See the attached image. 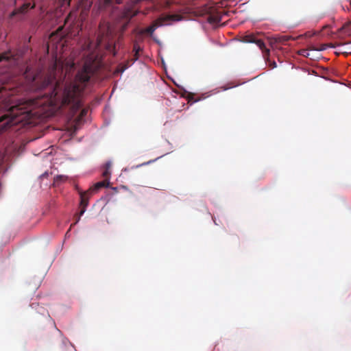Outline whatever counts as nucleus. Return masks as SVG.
I'll return each instance as SVG.
<instances>
[{
  "instance_id": "nucleus-3",
  "label": "nucleus",
  "mask_w": 351,
  "mask_h": 351,
  "mask_svg": "<svg viewBox=\"0 0 351 351\" xmlns=\"http://www.w3.org/2000/svg\"><path fill=\"white\" fill-rule=\"evenodd\" d=\"M141 0H129L125 5L123 10L119 14V20L123 21L121 25V30L122 32L125 31L130 22V20L138 14L139 12L138 8H136V5Z\"/></svg>"
},
{
  "instance_id": "nucleus-16",
  "label": "nucleus",
  "mask_w": 351,
  "mask_h": 351,
  "mask_svg": "<svg viewBox=\"0 0 351 351\" xmlns=\"http://www.w3.org/2000/svg\"><path fill=\"white\" fill-rule=\"evenodd\" d=\"M106 4H110L115 3L117 4H120L122 3V0H104Z\"/></svg>"
},
{
  "instance_id": "nucleus-5",
  "label": "nucleus",
  "mask_w": 351,
  "mask_h": 351,
  "mask_svg": "<svg viewBox=\"0 0 351 351\" xmlns=\"http://www.w3.org/2000/svg\"><path fill=\"white\" fill-rule=\"evenodd\" d=\"M35 8V3L25 2L22 5L14 9L9 14V19L15 21H19L24 19L29 10Z\"/></svg>"
},
{
  "instance_id": "nucleus-15",
  "label": "nucleus",
  "mask_w": 351,
  "mask_h": 351,
  "mask_svg": "<svg viewBox=\"0 0 351 351\" xmlns=\"http://www.w3.org/2000/svg\"><path fill=\"white\" fill-rule=\"evenodd\" d=\"M102 176L105 178L104 180L109 181L110 176V171L108 170V169H104V171L102 173Z\"/></svg>"
},
{
  "instance_id": "nucleus-19",
  "label": "nucleus",
  "mask_w": 351,
  "mask_h": 351,
  "mask_svg": "<svg viewBox=\"0 0 351 351\" xmlns=\"http://www.w3.org/2000/svg\"><path fill=\"white\" fill-rule=\"evenodd\" d=\"M300 54L306 57H308L309 56V53L307 52L306 49L302 50Z\"/></svg>"
},
{
  "instance_id": "nucleus-7",
  "label": "nucleus",
  "mask_w": 351,
  "mask_h": 351,
  "mask_svg": "<svg viewBox=\"0 0 351 351\" xmlns=\"http://www.w3.org/2000/svg\"><path fill=\"white\" fill-rule=\"evenodd\" d=\"M92 194H93V193L91 191H90L89 189L85 192L80 191V206L81 210H80V216L78 217V218L77 219V220L74 224H75L76 223H77L79 221L80 216H82L85 213V211L86 210V207L88 205L89 197Z\"/></svg>"
},
{
  "instance_id": "nucleus-14",
  "label": "nucleus",
  "mask_w": 351,
  "mask_h": 351,
  "mask_svg": "<svg viewBox=\"0 0 351 351\" xmlns=\"http://www.w3.org/2000/svg\"><path fill=\"white\" fill-rule=\"evenodd\" d=\"M102 176L105 178L104 180L109 181L110 176V171L108 170V169H104V171L102 173Z\"/></svg>"
},
{
  "instance_id": "nucleus-6",
  "label": "nucleus",
  "mask_w": 351,
  "mask_h": 351,
  "mask_svg": "<svg viewBox=\"0 0 351 351\" xmlns=\"http://www.w3.org/2000/svg\"><path fill=\"white\" fill-rule=\"evenodd\" d=\"M243 41L245 43H255L262 51L263 56L265 58L269 56V49L266 47L265 43L262 40L257 39L255 36L252 34L245 36L243 38Z\"/></svg>"
},
{
  "instance_id": "nucleus-20",
  "label": "nucleus",
  "mask_w": 351,
  "mask_h": 351,
  "mask_svg": "<svg viewBox=\"0 0 351 351\" xmlns=\"http://www.w3.org/2000/svg\"><path fill=\"white\" fill-rule=\"evenodd\" d=\"M327 46H328L327 45H322L319 50L324 51V50L326 49Z\"/></svg>"
},
{
  "instance_id": "nucleus-12",
  "label": "nucleus",
  "mask_w": 351,
  "mask_h": 351,
  "mask_svg": "<svg viewBox=\"0 0 351 351\" xmlns=\"http://www.w3.org/2000/svg\"><path fill=\"white\" fill-rule=\"evenodd\" d=\"M221 21V17L219 16L210 15L208 17V22L209 23L217 24Z\"/></svg>"
},
{
  "instance_id": "nucleus-18",
  "label": "nucleus",
  "mask_w": 351,
  "mask_h": 351,
  "mask_svg": "<svg viewBox=\"0 0 351 351\" xmlns=\"http://www.w3.org/2000/svg\"><path fill=\"white\" fill-rule=\"evenodd\" d=\"M111 166H112L111 162H106V164L104 165V169H108V170H110Z\"/></svg>"
},
{
  "instance_id": "nucleus-4",
  "label": "nucleus",
  "mask_w": 351,
  "mask_h": 351,
  "mask_svg": "<svg viewBox=\"0 0 351 351\" xmlns=\"http://www.w3.org/2000/svg\"><path fill=\"white\" fill-rule=\"evenodd\" d=\"M182 19L183 16L178 14L162 15L154 21L150 26L143 30H141V33L143 32L152 35L158 27L171 25L173 22L182 20Z\"/></svg>"
},
{
  "instance_id": "nucleus-22",
  "label": "nucleus",
  "mask_w": 351,
  "mask_h": 351,
  "mask_svg": "<svg viewBox=\"0 0 351 351\" xmlns=\"http://www.w3.org/2000/svg\"><path fill=\"white\" fill-rule=\"evenodd\" d=\"M16 0H14V4L16 5Z\"/></svg>"
},
{
  "instance_id": "nucleus-21",
  "label": "nucleus",
  "mask_w": 351,
  "mask_h": 351,
  "mask_svg": "<svg viewBox=\"0 0 351 351\" xmlns=\"http://www.w3.org/2000/svg\"><path fill=\"white\" fill-rule=\"evenodd\" d=\"M276 63L275 62H274L273 63V67H276Z\"/></svg>"
},
{
  "instance_id": "nucleus-13",
  "label": "nucleus",
  "mask_w": 351,
  "mask_h": 351,
  "mask_svg": "<svg viewBox=\"0 0 351 351\" xmlns=\"http://www.w3.org/2000/svg\"><path fill=\"white\" fill-rule=\"evenodd\" d=\"M88 112L87 109L83 108L81 110L80 115L76 118L77 121H79L80 119H82L84 116L86 115Z\"/></svg>"
},
{
  "instance_id": "nucleus-2",
  "label": "nucleus",
  "mask_w": 351,
  "mask_h": 351,
  "mask_svg": "<svg viewBox=\"0 0 351 351\" xmlns=\"http://www.w3.org/2000/svg\"><path fill=\"white\" fill-rule=\"evenodd\" d=\"M96 47H104L108 51L113 53L115 56V43L113 40V35L110 26L99 27V34L97 37Z\"/></svg>"
},
{
  "instance_id": "nucleus-9",
  "label": "nucleus",
  "mask_w": 351,
  "mask_h": 351,
  "mask_svg": "<svg viewBox=\"0 0 351 351\" xmlns=\"http://www.w3.org/2000/svg\"><path fill=\"white\" fill-rule=\"evenodd\" d=\"M16 54L11 51H8L2 53H0V62H7L8 60L11 59L16 60Z\"/></svg>"
},
{
  "instance_id": "nucleus-8",
  "label": "nucleus",
  "mask_w": 351,
  "mask_h": 351,
  "mask_svg": "<svg viewBox=\"0 0 351 351\" xmlns=\"http://www.w3.org/2000/svg\"><path fill=\"white\" fill-rule=\"evenodd\" d=\"M110 184V182L108 180H103L101 182H98L96 184H95L92 187L89 189L90 191H91L93 193L95 192H97L98 190H99L101 188L104 187H108Z\"/></svg>"
},
{
  "instance_id": "nucleus-11",
  "label": "nucleus",
  "mask_w": 351,
  "mask_h": 351,
  "mask_svg": "<svg viewBox=\"0 0 351 351\" xmlns=\"http://www.w3.org/2000/svg\"><path fill=\"white\" fill-rule=\"evenodd\" d=\"M141 50L140 46L138 45V43H134L133 45V52L134 53V60H136L138 58V53Z\"/></svg>"
},
{
  "instance_id": "nucleus-17",
  "label": "nucleus",
  "mask_w": 351,
  "mask_h": 351,
  "mask_svg": "<svg viewBox=\"0 0 351 351\" xmlns=\"http://www.w3.org/2000/svg\"><path fill=\"white\" fill-rule=\"evenodd\" d=\"M290 38H291V37H289V36H284L279 38V42L285 43V42L289 40Z\"/></svg>"
},
{
  "instance_id": "nucleus-1",
  "label": "nucleus",
  "mask_w": 351,
  "mask_h": 351,
  "mask_svg": "<svg viewBox=\"0 0 351 351\" xmlns=\"http://www.w3.org/2000/svg\"><path fill=\"white\" fill-rule=\"evenodd\" d=\"M27 78V89L31 92H40L35 97L21 101L16 105L10 106L11 95L16 91L4 84V77L0 75V109L5 110L6 113L0 117V134L14 125L23 123L29 125L33 123L32 118L41 112L37 108L45 107L62 108V89L56 82L55 77L50 75H34Z\"/></svg>"
},
{
  "instance_id": "nucleus-10",
  "label": "nucleus",
  "mask_w": 351,
  "mask_h": 351,
  "mask_svg": "<svg viewBox=\"0 0 351 351\" xmlns=\"http://www.w3.org/2000/svg\"><path fill=\"white\" fill-rule=\"evenodd\" d=\"M92 0H80L79 6L82 8V12H85L89 10L92 5Z\"/></svg>"
}]
</instances>
